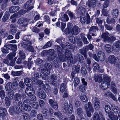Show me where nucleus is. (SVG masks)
Instances as JSON below:
<instances>
[{
  "label": "nucleus",
  "instance_id": "nucleus-1",
  "mask_svg": "<svg viewBox=\"0 0 120 120\" xmlns=\"http://www.w3.org/2000/svg\"><path fill=\"white\" fill-rule=\"evenodd\" d=\"M65 58L67 59L66 61L69 66H71L73 63H75L77 62V59L75 60V61H73V58L71 57V50L69 49H67L65 50ZM77 60L79 61H82L83 59V58L80 55L77 54Z\"/></svg>",
  "mask_w": 120,
  "mask_h": 120
},
{
  "label": "nucleus",
  "instance_id": "nucleus-2",
  "mask_svg": "<svg viewBox=\"0 0 120 120\" xmlns=\"http://www.w3.org/2000/svg\"><path fill=\"white\" fill-rule=\"evenodd\" d=\"M58 52V54L59 56V59L58 60L56 61H55L54 59L52 57V56H51L48 57V60L50 61H53L56 64L58 63V62H60L61 61H64L65 60V58L64 55L62 54V49L59 46H57L56 48Z\"/></svg>",
  "mask_w": 120,
  "mask_h": 120
},
{
  "label": "nucleus",
  "instance_id": "nucleus-3",
  "mask_svg": "<svg viewBox=\"0 0 120 120\" xmlns=\"http://www.w3.org/2000/svg\"><path fill=\"white\" fill-rule=\"evenodd\" d=\"M62 110L64 113L67 111L70 114L72 113L73 111V106L72 105L70 104L68 105V103L67 101H65L64 104L62 106Z\"/></svg>",
  "mask_w": 120,
  "mask_h": 120
},
{
  "label": "nucleus",
  "instance_id": "nucleus-4",
  "mask_svg": "<svg viewBox=\"0 0 120 120\" xmlns=\"http://www.w3.org/2000/svg\"><path fill=\"white\" fill-rule=\"evenodd\" d=\"M105 110L106 113H108V116L109 118L112 119L113 120H117V115H114L113 112L110 111L111 109L110 106L106 105L105 106Z\"/></svg>",
  "mask_w": 120,
  "mask_h": 120
},
{
  "label": "nucleus",
  "instance_id": "nucleus-5",
  "mask_svg": "<svg viewBox=\"0 0 120 120\" xmlns=\"http://www.w3.org/2000/svg\"><path fill=\"white\" fill-rule=\"evenodd\" d=\"M84 108L87 116L88 117H90L91 116V114L90 111L93 112L94 111V109L92 107L91 103L90 102H88L87 105L86 104L85 105Z\"/></svg>",
  "mask_w": 120,
  "mask_h": 120
},
{
  "label": "nucleus",
  "instance_id": "nucleus-6",
  "mask_svg": "<svg viewBox=\"0 0 120 120\" xmlns=\"http://www.w3.org/2000/svg\"><path fill=\"white\" fill-rule=\"evenodd\" d=\"M34 0H29L24 4V8L28 11L34 8Z\"/></svg>",
  "mask_w": 120,
  "mask_h": 120
},
{
  "label": "nucleus",
  "instance_id": "nucleus-7",
  "mask_svg": "<svg viewBox=\"0 0 120 120\" xmlns=\"http://www.w3.org/2000/svg\"><path fill=\"white\" fill-rule=\"evenodd\" d=\"M18 84L15 82L14 84L12 86V84L10 82H8L5 86V88L7 91H9L10 90H11V88L14 90H16L17 89Z\"/></svg>",
  "mask_w": 120,
  "mask_h": 120
},
{
  "label": "nucleus",
  "instance_id": "nucleus-8",
  "mask_svg": "<svg viewBox=\"0 0 120 120\" xmlns=\"http://www.w3.org/2000/svg\"><path fill=\"white\" fill-rule=\"evenodd\" d=\"M80 66L77 64L72 68L71 74L72 77L73 78L75 76V75L78 73L79 71Z\"/></svg>",
  "mask_w": 120,
  "mask_h": 120
},
{
  "label": "nucleus",
  "instance_id": "nucleus-9",
  "mask_svg": "<svg viewBox=\"0 0 120 120\" xmlns=\"http://www.w3.org/2000/svg\"><path fill=\"white\" fill-rule=\"evenodd\" d=\"M98 0H88L86 3L87 6L89 8H94L95 7L96 5L97 1Z\"/></svg>",
  "mask_w": 120,
  "mask_h": 120
},
{
  "label": "nucleus",
  "instance_id": "nucleus-10",
  "mask_svg": "<svg viewBox=\"0 0 120 120\" xmlns=\"http://www.w3.org/2000/svg\"><path fill=\"white\" fill-rule=\"evenodd\" d=\"M79 32V29L78 27L77 26H75L70 30L69 33H71L73 35H75L78 34Z\"/></svg>",
  "mask_w": 120,
  "mask_h": 120
},
{
  "label": "nucleus",
  "instance_id": "nucleus-11",
  "mask_svg": "<svg viewBox=\"0 0 120 120\" xmlns=\"http://www.w3.org/2000/svg\"><path fill=\"white\" fill-rule=\"evenodd\" d=\"M93 78L95 82H98L99 83L103 80L102 75L100 74H95L93 75Z\"/></svg>",
  "mask_w": 120,
  "mask_h": 120
},
{
  "label": "nucleus",
  "instance_id": "nucleus-12",
  "mask_svg": "<svg viewBox=\"0 0 120 120\" xmlns=\"http://www.w3.org/2000/svg\"><path fill=\"white\" fill-rule=\"evenodd\" d=\"M98 28L95 26H91L89 29V34L92 35V36H94L96 34V32L98 31Z\"/></svg>",
  "mask_w": 120,
  "mask_h": 120
},
{
  "label": "nucleus",
  "instance_id": "nucleus-13",
  "mask_svg": "<svg viewBox=\"0 0 120 120\" xmlns=\"http://www.w3.org/2000/svg\"><path fill=\"white\" fill-rule=\"evenodd\" d=\"M117 60V58L114 55H110L108 58L109 62L111 64H115L116 63Z\"/></svg>",
  "mask_w": 120,
  "mask_h": 120
},
{
  "label": "nucleus",
  "instance_id": "nucleus-14",
  "mask_svg": "<svg viewBox=\"0 0 120 120\" xmlns=\"http://www.w3.org/2000/svg\"><path fill=\"white\" fill-rule=\"evenodd\" d=\"M49 103L52 107L55 109H57L58 107V103L56 101L51 99L49 100Z\"/></svg>",
  "mask_w": 120,
  "mask_h": 120
},
{
  "label": "nucleus",
  "instance_id": "nucleus-15",
  "mask_svg": "<svg viewBox=\"0 0 120 120\" xmlns=\"http://www.w3.org/2000/svg\"><path fill=\"white\" fill-rule=\"evenodd\" d=\"M26 93L29 96L31 95L34 94L35 91L34 89L32 87H28L25 90Z\"/></svg>",
  "mask_w": 120,
  "mask_h": 120
},
{
  "label": "nucleus",
  "instance_id": "nucleus-16",
  "mask_svg": "<svg viewBox=\"0 0 120 120\" xmlns=\"http://www.w3.org/2000/svg\"><path fill=\"white\" fill-rule=\"evenodd\" d=\"M99 101L98 99L97 98L93 99V101L94 103V108L96 109H98L100 107V104Z\"/></svg>",
  "mask_w": 120,
  "mask_h": 120
},
{
  "label": "nucleus",
  "instance_id": "nucleus-17",
  "mask_svg": "<svg viewBox=\"0 0 120 120\" xmlns=\"http://www.w3.org/2000/svg\"><path fill=\"white\" fill-rule=\"evenodd\" d=\"M57 77V76L53 74L51 75L50 76V79L52 81L50 84L56 86H57L56 81Z\"/></svg>",
  "mask_w": 120,
  "mask_h": 120
},
{
  "label": "nucleus",
  "instance_id": "nucleus-18",
  "mask_svg": "<svg viewBox=\"0 0 120 120\" xmlns=\"http://www.w3.org/2000/svg\"><path fill=\"white\" fill-rule=\"evenodd\" d=\"M38 96L39 98L43 99L46 98V95L43 91L40 89L38 92Z\"/></svg>",
  "mask_w": 120,
  "mask_h": 120
},
{
  "label": "nucleus",
  "instance_id": "nucleus-19",
  "mask_svg": "<svg viewBox=\"0 0 120 120\" xmlns=\"http://www.w3.org/2000/svg\"><path fill=\"white\" fill-rule=\"evenodd\" d=\"M97 56L98 59L101 61H103L105 59V54L102 52H99L98 53Z\"/></svg>",
  "mask_w": 120,
  "mask_h": 120
},
{
  "label": "nucleus",
  "instance_id": "nucleus-20",
  "mask_svg": "<svg viewBox=\"0 0 120 120\" xmlns=\"http://www.w3.org/2000/svg\"><path fill=\"white\" fill-rule=\"evenodd\" d=\"M103 77L104 80L105 82L107 83V87L109 86L110 84V79L109 76L107 74H104Z\"/></svg>",
  "mask_w": 120,
  "mask_h": 120
},
{
  "label": "nucleus",
  "instance_id": "nucleus-21",
  "mask_svg": "<svg viewBox=\"0 0 120 120\" xmlns=\"http://www.w3.org/2000/svg\"><path fill=\"white\" fill-rule=\"evenodd\" d=\"M8 114L6 109L4 108L0 107V115L2 116H5Z\"/></svg>",
  "mask_w": 120,
  "mask_h": 120
},
{
  "label": "nucleus",
  "instance_id": "nucleus-22",
  "mask_svg": "<svg viewBox=\"0 0 120 120\" xmlns=\"http://www.w3.org/2000/svg\"><path fill=\"white\" fill-rule=\"evenodd\" d=\"M41 74L39 72H34V74L32 75L31 79L32 80H34L35 79H37L38 78L41 77Z\"/></svg>",
  "mask_w": 120,
  "mask_h": 120
},
{
  "label": "nucleus",
  "instance_id": "nucleus-23",
  "mask_svg": "<svg viewBox=\"0 0 120 120\" xmlns=\"http://www.w3.org/2000/svg\"><path fill=\"white\" fill-rule=\"evenodd\" d=\"M19 7L18 6H14L11 7L9 9V11L11 13H14L19 10Z\"/></svg>",
  "mask_w": 120,
  "mask_h": 120
},
{
  "label": "nucleus",
  "instance_id": "nucleus-24",
  "mask_svg": "<svg viewBox=\"0 0 120 120\" xmlns=\"http://www.w3.org/2000/svg\"><path fill=\"white\" fill-rule=\"evenodd\" d=\"M21 95L18 93H16L15 94L14 97V99L16 101H20L21 99Z\"/></svg>",
  "mask_w": 120,
  "mask_h": 120
},
{
  "label": "nucleus",
  "instance_id": "nucleus-25",
  "mask_svg": "<svg viewBox=\"0 0 120 120\" xmlns=\"http://www.w3.org/2000/svg\"><path fill=\"white\" fill-rule=\"evenodd\" d=\"M85 9L82 7H79L77 11L78 13L82 16V15L83 16V15H85Z\"/></svg>",
  "mask_w": 120,
  "mask_h": 120
},
{
  "label": "nucleus",
  "instance_id": "nucleus-26",
  "mask_svg": "<svg viewBox=\"0 0 120 120\" xmlns=\"http://www.w3.org/2000/svg\"><path fill=\"white\" fill-rule=\"evenodd\" d=\"M24 82L26 85L28 87H30L32 86L31 85V83L33 82L31 80L28 78H25L24 79Z\"/></svg>",
  "mask_w": 120,
  "mask_h": 120
},
{
  "label": "nucleus",
  "instance_id": "nucleus-27",
  "mask_svg": "<svg viewBox=\"0 0 120 120\" xmlns=\"http://www.w3.org/2000/svg\"><path fill=\"white\" fill-rule=\"evenodd\" d=\"M105 48L106 52L108 53L111 52L113 50V49L111 46L108 44L106 45L105 46Z\"/></svg>",
  "mask_w": 120,
  "mask_h": 120
},
{
  "label": "nucleus",
  "instance_id": "nucleus-28",
  "mask_svg": "<svg viewBox=\"0 0 120 120\" xmlns=\"http://www.w3.org/2000/svg\"><path fill=\"white\" fill-rule=\"evenodd\" d=\"M37 85L39 86L40 87L44 85V84L43 83V81L38 79H35L34 80H32Z\"/></svg>",
  "mask_w": 120,
  "mask_h": 120
},
{
  "label": "nucleus",
  "instance_id": "nucleus-29",
  "mask_svg": "<svg viewBox=\"0 0 120 120\" xmlns=\"http://www.w3.org/2000/svg\"><path fill=\"white\" fill-rule=\"evenodd\" d=\"M54 115L59 118L60 120H63V119L62 115L61 112L60 111L55 112L54 113Z\"/></svg>",
  "mask_w": 120,
  "mask_h": 120
},
{
  "label": "nucleus",
  "instance_id": "nucleus-30",
  "mask_svg": "<svg viewBox=\"0 0 120 120\" xmlns=\"http://www.w3.org/2000/svg\"><path fill=\"white\" fill-rule=\"evenodd\" d=\"M109 34L107 32L103 33L101 35L102 38L104 39L105 41H107L109 38Z\"/></svg>",
  "mask_w": 120,
  "mask_h": 120
},
{
  "label": "nucleus",
  "instance_id": "nucleus-31",
  "mask_svg": "<svg viewBox=\"0 0 120 120\" xmlns=\"http://www.w3.org/2000/svg\"><path fill=\"white\" fill-rule=\"evenodd\" d=\"M118 11L117 9H113L112 11V15L114 18H116L118 16Z\"/></svg>",
  "mask_w": 120,
  "mask_h": 120
},
{
  "label": "nucleus",
  "instance_id": "nucleus-32",
  "mask_svg": "<svg viewBox=\"0 0 120 120\" xmlns=\"http://www.w3.org/2000/svg\"><path fill=\"white\" fill-rule=\"evenodd\" d=\"M100 114H99V115L97 112L95 113L94 115L93 119V120H100L101 117Z\"/></svg>",
  "mask_w": 120,
  "mask_h": 120
},
{
  "label": "nucleus",
  "instance_id": "nucleus-33",
  "mask_svg": "<svg viewBox=\"0 0 120 120\" xmlns=\"http://www.w3.org/2000/svg\"><path fill=\"white\" fill-rule=\"evenodd\" d=\"M79 97L80 99L83 102H87L88 101V98L86 95H84L81 94L79 95Z\"/></svg>",
  "mask_w": 120,
  "mask_h": 120
},
{
  "label": "nucleus",
  "instance_id": "nucleus-34",
  "mask_svg": "<svg viewBox=\"0 0 120 120\" xmlns=\"http://www.w3.org/2000/svg\"><path fill=\"white\" fill-rule=\"evenodd\" d=\"M111 106L112 110L113 112L115 113H117L119 111L118 107L113 104L111 105Z\"/></svg>",
  "mask_w": 120,
  "mask_h": 120
},
{
  "label": "nucleus",
  "instance_id": "nucleus-35",
  "mask_svg": "<svg viewBox=\"0 0 120 120\" xmlns=\"http://www.w3.org/2000/svg\"><path fill=\"white\" fill-rule=\"evenodd\" d=\"M106 21L107 23L109 24H114L115 23V19L113 18H111L110 17H107Z\"/></svg>",
  "mask_w": 120,
  "mask_h": 120
},
{
  "label": "nucleus",
  "instance_id": "nucleus-36",
  "mask_svg": "<svg viewBox=\"0 0 120 120\" xmlns=\"http://www.w3.org/2000/svg\"><path fill=\"white\" fill-rule=\"evenodd\" d=\"M27 19L24 18H21L18 20L17 23L19 24H22L27 21Z\"/></svg>",
  "mask_w": 120,
  "mask_h": 120
},
{
  "label": "nucleus",
  "instance_id": "nucleus-37",
  "mask_svg": "<svg viewBox=\"0 0 120 120\" xmlns=\"http://www.w3.org/2000/svg\"><path fill=\"white\" fill-rule=\"evenodd\" d=\"M85 47L83 48L80 49L79 52L82 55H83L84 56L85 58H87L86 52L87 51L84 49Z\"/></svg>",
  "mask_w": 120,
  "mask_h": 120
},
{
  "label": "nucleus",
  "instance_id": "nucleus-38",
  "mask_svg": "<svg viewBox=\"0 0 120 120\" xmlns=\"http://www.w3.org/2000/svg\"><path fill=\"white\" fill-rule=\"evenodd\" d=\"M94 48V46L91 44H89L88 45L86 46L84 49H85L87 51L89 50H92L93 51V49Z\"/></svg>",
  "mask_w": 120,
  "mask_h": 120
},
{
  "label": "nucleus",
  "instance_id": "nucleus-39",
  "mask_svg": "<svg viewBox=\"0 0 120 120\" xmlns=\"http://www.w3.org/2000/svg\"><path fill=\"white\" fill-rule=\"evenodd\" d=\"M66 87V86L65 83H63L61 84L60 87V91L63 92L65 90Z\"/></svg>",
  "mask_w": 120,
  "mask_h": 120
},
{
  "label": "nucleus",
  "instance_id": "nucleus-40",
  "mask_svg": "<svg viewBox=\"0 0 120 120\" xmlns=\"http://www.w3.org/2000/svg\"><path fill=\"white\" fill-rule=\"evenodd\" d=\"M77 114L79 116H82L83 113V110L80 108H79L77 109Z\"/></svg>",
  "mask_w": 120,
  "mask_h": 120
},
{
  "label": "nucleus",
  "instance_id": "nucleus-41",
  "mask_svg": "<svg viewBox=\"0 0 120 120\" xmlns=\"http://www.w3.org/2000/svg\"><path fill=\"white\" fill-rule=\"evenodd\" d=\"M19 53L20 57L22 59H24L25 57V54L23 51L22 50L19 51Z\"/></svg>",
  "mask_w": 120,
  "mask_h": 120
},
{
  "label": "nucleus",
  "instance_id": "nucleus-42",
  "mask_svg": "<svg viewBox=\"0 0 120 120\" xmlns=\"http://www.w3.org/2000/svg\"><path fill=\"white\" fill-rule=\"evenodd\" d=\"M22 71H12L11 72V74L14 76H19L22 74Z\"/></svg>",
  "mask_w": 120,
  "mask_h": 120
},
{
  "label": "nucleus",
  "instance_id": "nucleus-43",
  "mask_svg": "<svg viewBox=\"0 0 120 120\" xmlns=\"http://www.w3.org/2000/svg\"><path fill=\"white\" fill-rule=\"evenodd\" d=\"M43 88L47 92L49 91L50 90L51 87L48 84L42 86Z\"/></svg>",
  "mask_w": 120,
  "mask_h": 120
},
{
  "label": "nucleus",
  "instance_id": "nucleus-44",
  "mask_svg": "<svg viewBox=\"0 0 120 120\" xmlns=\"http://www.w3.org/2000/svg\"><path fill=\"white\" fill-rule=\"evenodd\" d=\"M18 105L20 111H22L24 109V107L21 101H19L18 103Z\"/></svg>",
  "mask_w": 120,
  "mask_h": 120
},
{
  "label": "nucleus",
  "instance_id": "nucleus-45",
  "mask_svg": "<svg viewBox=\"0 0 120 120\" xmlns=\"http://www.w3.org/2000/svg\"><path fill=\"white\" fill-rule=\"evenodd\" d=\"M8 91V97L10 99H11L13 97L14 92L13 90H10Z\"/></svg>",
  "mask_w": 120,
  "mask_h": 120
},
{
  "label": "nucleus",
  "instance_id": "nucleus-46",
  "mask_svg": "<svg viewBox=\"0 0 120 120\" xmlns=\"http://www.w3.org/2000/svg\"><path fill=\"white\" fill-rule=\"evenodd\" d=\"M69 20L68 16L66 14H64L62 17L61 20L63 21H67Z\"/></svg>",
  "mask_w": 120,
  "mask_h": 120
},
{
  "label": "nucleus",
  "instance_id": "nucleus-47",
  "mask_svg": "<svg viewBox=\"0 0 120 120\" xmlns=\"http://www.w3.org/2000/svg\"><path fill=\"white\" fill-rule=\"evenodd\" d=\"M4 100L6 105L8 106H10L11 105V101L9 100L8 97H6Z\"/></svg>",
  "mask_w": 120,
  "mask_h": 120
},
{
  "label": "nucleus",
  "instance_id": "nucleus-48",
  "mask_svg": "<svg viewBox=\"0 0 120 120\" xmlns=\"http://www.w3.org/2000/svg\"><path fill=\"white\" fill-rule=\"evenodd\" d=\"M44 21L47 22L48 23H50V18L49 16L47 15H45L44 17Z\"/></svg>",
  "mask_w": 120,
  "mask_h": 120
},
{
  "label": "nucleus",
  "instance_id": "nucleus-49",
  "mask_svg": "<svg viewBox=\"0 0 120 120\" xmlns=\"http://www.w3.org/2000/svg\"><path fill=\"white\" fill-rule=\"evenodd\" d=\"M85 15H83V16L81 15L80 16V21L82 23H84L86 21V18L85 17Z\"/></svg>",
  "mask_w": 120,
  "mask_h": 120
},
{
  "label": "nucleus",
  "instance_id": "nucleus-50",
  "mask_svg": "<svg viewBox=\"0 0 120 120\" xmlns=\"http://www.w3.org/2000/svg\"><path fill=\"white\" fill-rule=\"evenodd\" d=\"M107 83H106V82L105 83L104 82H102L100 86L102 89L104 90L106 89L109 87V86L107 87Z\"/></svg>",
  "mask_w": 120,
  "mask_h": 120
},
{
  "label": "nucleus",
  "instance_id": "nucleus-51",
  "mask_svg": "<svg viewBox=\"0 0 120 120\" xmlns=\"http://www.w3.org/2000/svg\"><path fill=\"white\" fill-rule=\"evenodd\" d=\"M44 67L46 69L49 70L50 71L51 70L52 66L50 64L48 63H46Z\"/></svg>",
  "mask_w": 120,
  "mask_h": 120
},
{
  "label": "nucleus",
  "instance_id": "nucleus-52",
  "mask_svg": "<svg viewBox=\"0 0 120 120\" xmlns=\"http://www.w3.org/2000/svg\"><path fill=\"white\" fill-rule=\"evenodd\" d=\"M50 71L46 69H43L42 71V73L45 75H48L49 74Z\"/></svg>",
  "mask_w": 120,
  "mask_h": 120
},
{
  "label": "nucleus",
  "instance_id": "nucleus-53",
  "mask_svg": "<svg viewBox=\"0 0 120 120\" xmlns=\"http://www.w3.org/2000/svg\"><path fill=\"white\" fill-rule=\"evenodd\" d=\"M24 109L27 111H29L31 109V107L29 105H24Z\"/></svg>",
  "mask_w": 120,
  "mask_h": 120
},
{
  "label": "nucleus",
  "instance_id": "nucleus-54",
  "mask_svg": "<svg viewBox=\"0 0 120 120\" xmlns=\"http://www.w3.org/2000/svg\"><path fill=\"white\" fill-rule=\"evenodd\" d=\"M79 79L77 78H75L74 81V83L75 86H76L79 83Z\"/></svg>",
  "mask_w": 120,
  "mask_h": 120
},
{
  "label": "nucleus",
  "instance_id": "nucleus-55",
  "mask_svg": "<svg viewBox=\"0 0 120 120\" xmlns=\"http://www.w3.org/2000/svg\"><path fill=\"white\" fill-rule=\"evenodd\" d=\"M12 107L13 108V109H14L15 113L18 114L19 113V110L17 106L15 105Z\"/></svg>",
  "mask_w": 120,
  "mask_h": 120
},
{
  "label": "nucleus",
  "instance_id": "nucleus-56",
  "mask_svg": "<svg viewBox=\"0 0 120 120\" xmlns=\"http://www.w3.org/2000/svg\"><path fill=\"white\" fill-rule=\"evenodd\" d=\"M23 118L24 120H30L29 115L27 114H24L23 116Z\"/></svg>",
  "mask_w": 120,
  "mask_h": 120
},
{
  "label": "nucleus",
  "instance_id": "nucleus-57",
  "mask_svg": "<svg viewBox=\"0 0 120 120\" xmlns=\"http://www.w3.org/2000/svg\"><path fill=\"white\" fill-rule=\"evenodd\" d=\"M0 96L2 99H3L5 97V92L4 90H1L0 91Z\"/></svg>",
  "mask_w": 120,
  "mask_h": 120
},
{
  "label": "nucleus",
  "instance_id": "nucleus-58",
  "mask_svg": "<svg viewBox=\"0 0 120 120\" xmlns=\"http://www.w3.org/2000/svg\"><path fill=\"white\" fill-rule=\"evenodd\" d=\"M39 105L41 108H43L45 106V104L44 101L41 100L39 101Z\"/></svg>",
  "mask_w": 120,
  "mask_h": 120
},
{
  "label": "nucleus",
  "instance_id": "nucleus-59",
  "mask_svg": "<svg viewBox=\"0 0 120 120\" xmlns=\"http://www.w3.org/2000/svg\"><path fill=\"white\" fill-rule=\"evenodd\" d=\"M33 107L34 109H37L39 107L38 103L36 102H34L32 104Z\"/></svg>",
  "mask_w": 120,
  "mask_h": 120
},
{
  "label": "nucleus",
  "instance_id": "nucleus-60",
  "mask_svg": "<svg viewBox=\"0 0 120 120\" xmlns=\"http://www.w3.org/2000/svg\"><path fill=\"white\" fill-rule=\"evenodd\" d=\"M109 0H106L103 5L104 8H107L109 5Z\"/></svg>",
  "mask_w": 120,
  "mask_h": 120
},
{
  "label": "nucleus",
  "instance_id": "nucleus-61",
  "mask_svg": "<svg viewBox=\"0 0 120 120\" xmlns=\"http://www.w3.org/2000/svg\"><path fill=\"white\" fill-rule=\"evenodd\" d=\"M27 44H28L27 42H22L21 44V45L22 47L26 49L28 45Z\"/></svg>",
  "mask_w": 120,
  "mask_h": 120
},
{
  "label": "nucleus",
  "instance_id": "nucleus-62",
  "mask_svg": "<svg viewBox=\"0 0 120 120\" xmlns=\"http://www.w3.org/2000/svg\"><path fill=\"white\" fill-rule=\"evenodd\" d=\"M12 44H6L4 45V47H6L7 49L8 50H11L12 49Z\"/></svg>",
  "mask_w": 120,
  "mask_h": 120
},
{
  "label": "nucleus",
  "instance_id": "nucleus-63",
  "mask_svg": "<svg viewBox=\"0 0 120 120\" xmlns=\"http://www.w3.org/2000/svg\"><path fill=\"white\" fill-rule=\"evenodd\" d=\"M82 73L84 75H85L87 74V71L86 69L83 67H82L81 70Z\"/></svg>",
  "mask_w": 120,
  "mask_h": 120
},
{
  "label": "nucleus",
  "instance_id": "nucleus-64",
  "mask_svg": "<svg viewBox=\"0 0 120 120\" xmlns=\"http://www.w3.org/2000/svg\"><path fill=\"white\" fill-rule=\"evenodd\" d=\"M38 120H43L44 118L42 115L40 113L38 114L37 116Z\"/></svg>",
  "mask_w": 120,
  "mask_h": 120
}]
</instances>
